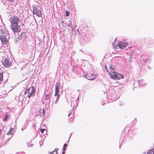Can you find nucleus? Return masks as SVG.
Returning <instances> with one entry per match:
<instances>
[{"mask_svg":"<svg viewBox=\"0 0 154 154\" xmlns=\"http://www.w3.org/2000/svg\"><path fill=\"white\" fill-rule=\"evenodd\" d=\"M8 118V115L7 114H6L5 115V118L3 119V121L6 122L7 121Z\"/></svg>","mask_w":154,"mask_h":154,"instance_id":"obj_17","label":"nucleus"},{"mask_svg":"<svg viewBox=\"0 0 154 154\" xmlns=\"http://www.w3.org/2000/svg\"><path fill=\"white\" fill-rule=\"evenodd\" d=\"M69 12L67 11H66V16L67 17L69 16Z\"/></svg>","mask_w":154,"mask_h":154,"instance_id":"obj_21","label":"nucleus"},{"mask_svg":"<svg viewBox=\"0 0 154 154\" xmlns=\"http://www.w3.org/2000/svg\"><path fill=\"white\" fill-rule=\"evenodd\" d=\"M35 88L34 86H33L32 87V91L29 94L28 97L29 98L31 97L32 96H33L35 95Z\"/></svg>","mask_w":154,"mask_h":154,"instance_id":"obj_9","label":"nucleus"},{"mask_svg":"<svg viewBox=\"0 0 154 154\" xmlns=\"http://www.w3.org/2000/svg\"><path fill=\"white\" fill-rule=\"evenodd\" d=\"M106 69V70L107 72L108 71V69H107L106 68V67H105Z\"/></svg>","mask_w":154,"mask_h":154,"instance_id":"obj_29","label":"nucleus"},{"mask_svg":"<svg viewBox=\"0 0 154 154\" xmlns=\"http://www.w3.org/2000/svg\"><path fill=\"white\" fill-rule=\"evenodd\" d=\"M11 29L14 32H19L20 31V26L18 24H11Z\"/></svg>","mask_w":154,"mask_h":154,"instance_id":"obj_2","label":"nucleus"},{"mask_svg":"<svg viewBox=\"0 0 154 154\" xmlns=\"http://www.w3.org/2000/svg\"><path fill=\"white\" fill-rule=\"evenodd\" d=\"M13 130V128H11L10 129V131L11 132L12 131V130Z\"/></svg>","mask_w":154,"mask_h":154,"instance_id":"obj_26","label":"nucleus"},{"mask_svg":"<svg viewBox=\"0 0 154 154\" xmlns=\"http://www.w3.org/2000/svg\"><path fill=\"white\" fill-rule=\"evenodd\" d=\"M11 134V132L9 131L7 133V135H9V134Z\"/></svg>","mask_w":154,"mask_h":154,"instance_id":"obj_25","label":"nucleus"},{"mask_svg":"<svg viewBox=\"0 0 154 154\" xmlns=\"http://www.w3.org/2000/svg\"><path fill=\"white\" fill-rule=\"evenodd\" d=\"M64 152H63V154H64Z\"/></svg>","mask_w":154,"mask_h":154,"instance_id":"obj_31","label":"nucleus"},{"mask_svg":"<svg viewBox=\"0 0 154 154\" xmlns=\"http://www.w3.org/2000/svg\"><path fill=\"white\" fill-rule=\"evenodd\" d=\"M51 93L49 91H47L45 92V99H48L51 97Z\"/></svg>","mask_w":154,"mask_h":154,"instance_id":"obj_12","label":"nucleus"},{"mask_svg":"<svg viewBox=\"0 0 154 154\" xmlns=\"http://www.w3.org/2000/svg\"><path fill=\"white\" fill-rule=\"evenodd\" d=\"M109 68L111 70L115 71V69H116V67L114 66H112L110 65L109 67Z\"/></svg>","mask_w":154,"mask_h":154,"instance_id":"obj_16","label":"nucleus"},{"mask_svg":"<svg viewBox=\"0 0 154 154\" xmlns=\"http://www.w3.org/2000/svg\"><path fill=\"white\" fill-rule=\"evenodd\" d=\"M8 2H13L14 1V0H5Z\"/></svg>","mask_w":154,"mask_h":154,"instance_id":"obj_23","label":"nucleus"},{"mask_svg":"<svg viewBox=\"0 0 154 154\" xmlns=\"http://www.w3.org/2000/svg\"><path fill=\"white\" fill-rule=\"evenodd\" d=\"M112 78L113 79L119 80L121 79H123V76L121 74L115 72H112Z\"/></svg>","mask_w":154,"mask_h":154,"instance_id":"obj_3","label":"nucleus"},{"mask_svg":"<svg viewBox=\"0 0 154 154\" xmlns=\"http://www.w3.org/2000/svg\"><path fill=\"white\" fill-rule=\"evenodd\" d=\"M56 153H57V150H56Z\"/></svg>","mask_w":154,"mask_h":154,"instance_id":"obj_30","label":"nucleus"},{"mask_svg":"<svg viewBox=\"0 0 154 154\" xmlns=\"http://www.w3.org/2000/svg\"><path fill=\"white\" fill-rule=\"evenodd\" d=\"M2 62L3 65L5 67H9L11 65V62L5 57L3 58Z\"/></svg>","mask_w":154,"mask_h":154,"instance_id":"obj_4","label":"nucleus"},{"mask_svg":"<svg viewBox=\"0 0 154 154\" xmlns=\"http://www.w3.org/2000/svg\"><path fill=\"white\" fill-rule=\"evenodd\" d=\"M66 146H67L66 143H65L63 147V150H66Z\"/></svg>","mask_w":154,"mask_h":154,"instance_id":"obj_19","label":"nucleus"},{"mask_svg":"<svg viewBox=\"0 0 154 154\" xmlns=\"http://www.w3.org/2000/svg\"><path fill=\"white\" fill-rule=\"evenodd\" d=\"M60 82H57L56 83L55 85V93L54 96L57 97L55 103H57L58 100L60 96L59 93L60 92Z\"/></svg>","mask_w":154,"mask_h":154,"instance_id":"obj_1","label":"nucleus"},{"mask_svg":"<svg viewBox=\"0 0 154 154\" xmlns=\"http://www.w3.org/2000/svg\"><path fill=\"white\" fill-rule=\"evenodd\" d=\"M10 21L11 24H17L20 22V19L18 17L14 15L11 17Z\"/></svg>","mask_w":154,"mask_h":154,"instance_id":"obj_5","label":"nucleus"},{"mask_svg":"<svg viewBox=\"0 0 154 154\" xmlns=\"http://www.w3.org/2000/svg\"><path fill=\"white\" fill-rule=\"evenodd\" d=\"M55 151V150H54L53 151L51 152V153H52L53 152H54Z\"/></svg>","mask_w":154,"mask_h":154,"instance_id":"obj_28","label":"nucleus"},{"mask_svg":"<svg viewBox=\"0 0 154 154\" xmlns=\"http://www.w3.org/2000/svg\"><path fill=\"white\" fill-rule=\"evenodd\" d=\"M26 38V35L25 32H22L21 33L20 36H19V38H23V39H25Z\"/></svg>","mask_w":154,"mask_h":154,"instance_id":"obj_11","label":"nucleus"},{"mask_svg":"<svg viewBox=\"0 0 154 154\" xmlns=\"http://www.w3.org/2000/svg\"><path fill=\"white\" fill-rule=\"evenodd\" d=\"M128 45L127 43H123L120 42L118 43V46L119 48L123 49L126 47Z\"/></svg>","mask_w":154,"mask_h":154,"instance_id":"obj_7","label":"nucleus"},{"mask_svg":"<svg viewBox=\"0 0 154 154\" xmlns=\"http://www.w3.org/2000/svg\"><path fill=\"white\" fill-rule=\"evenodd\" d=\"M86 78L89 80H92L96 77V75L93 74L87 75L86 76Z\"/></svg>","mask_w":154,"mask_h":154,"instance_id":"obj_10","label":"nucleus"},{"mask_svg":"<svg viewBox=\"0 0 154 154\" xmlns=\"http://www.w3.org/2000/svg\"><path fill=\"white\" fill-rule=\"evenodd\" d=\"M72 115V114H71V113H69V114H68V116H69L70 115Z\"/></svg>","mask_w":154,"mask_h":154,"instance_id":"obj_27","label":"nucleus"},{"mask_svg":"<svg viewBox=\"0 0 154 154\" xmlns=\"http://www.w3.org/2000/svg\"><path fill=\"white\" fill-rule=\"evenodd\" d=\"M30 88H27L25 91V92H24V94H29V91H30Z\"/></svg>","mask_w":154,"mask_h":154,"instance_id":"obj_15","label":"nucleus"},{"mask_svg":"<svg viewBox=\"0 0 154 154\" xmlns=\"http://www.w3.org/2000/svg\"><path fill=\"white\" fill-rule=\"evenodd\" d=\"M71 120L70 121V122H73V116H72V117L71 118Z\"/></svg>","mask_w":154,"mask_h":154,"instance_id":"obj_22","label":"nucleus"},{"mask_svg":"<svg viewBox=\"0 0 154 154\" xmlns=\"http://www.w3.org/2000/svg\"><path fill=\"white\" fill-rule=\"evenodd\" d=\"M45 109H41L40 110L39 112V115L41 116H43L44 115Z\"/></svg>","mask_w":154,"mask_h":154,"instance_id":"obj_13","label":"nucleus"},{"mask_svg":"<svg viewBox=\"0 0 154 154\" xmlns=\"http://www.w3.org/2000/svg\"><path fill=\"white\" fill-rule=\"evenodd\" d=\"M109 75L110 76L111 78H112V74L111 73H110V72H109Z\"/></svg>","mask_w":154,"mask_h":154,"instance_id":"obj_24","label":"nucleus"},{"mask_svg":"<svg viewBox=\"0 0 154 154\" xmlns=\"http://www.w3.org/2000/svg\"><path fill=\"white\" fill-rule=\"evenodd\" d=\"M68 26L69 27L70 26V28L72 27V24L71 22L70 21L68 25Z\"/></svg>","mask_w":154,"mask_h":154,"instance_id":"obj_18","label":"nucleus"},{"mask_svg":"<svg viewBox=\"0 0 154 154\" xmlns=\"http://www.w3.org/2000/svg\"><path fill=\"white\" fill-rule=\"evenodd\" d=\"M0 39L2 43L5 44L8 42V40L6 36L4 35L0 36Z\"/></svg>","mask_w":154,"mask_h":154,"instance_id":"obj_8","label":"nucleus"},{"mask_svg":"<svg viewBox=\"0 0 154 154\" xmlns=\"http://www.w3.org/2000/svg\"><path fill=\"white\" fill-rule=\"evenodd\" d=\"M40 131L41 133L43 134L44 131H45V129H41Z\"/></svg>","mask_w":154,"mask_h":154,"instance_id":"obj_20","label":"nucleus"},{"mask_svg":"<svg viewBox=\"0 0 154 154\" xmlns=\"http://www.w3.org/2000/svg\"><path fill=\"white\" fill-rule=\"evenodd\" d=\"M3 74L2 72H0V84L3 80Z\"/></svg>","mask_w":154,"mask_h":154,"instance_id":"obj_14","label":"nucleus"},{"mask_svg":"<svg viewBox=\"0 0 154 154\" xmlns=\"http://www.w3.org/2000/svg\"><path fill=\"white\" fill-rule=\"evenodd\" d=\"M33 14H36L38 17H41L42 16V12L41 10L38 9L37 7L33 6Z\"/></svg>","mask_w":154,"mask_h":154,"instance_id":"obj_6","label":"nucleus"}]
</instances>
